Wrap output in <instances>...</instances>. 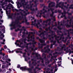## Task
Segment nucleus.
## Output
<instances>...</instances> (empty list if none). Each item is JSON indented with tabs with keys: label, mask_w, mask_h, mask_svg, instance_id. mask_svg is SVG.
I'll use <instances>...</instances> for the list:
<instances>
[{
	"label": "nucleus",
	"mask_w": 73,
	"mask_h": 73,
	"mask_svg": "<svg viewBox=\"0 0 73 73\" xmlns=\"http://www.w3.org/2000/svg\"><path fill=\"white\" fill-rule=\"evenodd\" d=\"M11 65V64L10 63H9V65Z\"/></svg>",
	"instance_id": "37998d69"
},
{
	"label": "nucleus",
	"mask_w": 73,
	"mask_h": 73,
	"mask_svg": "<svg viewBox=\"0 0 73 73\" xmlns=\"http://www.w3.org/2000/svg\"><path fill=\"white\" fill-rule=\"evenodd\" d=\"M50 4H50V3H49V5H48V7H49V8H50Z\"/></svg>",
	"instance_id": "cd10ccee"
},
{
	"label": "nucleus",
	"mask_w": 73,
	"mask_h": 73,
	"mask_svg": "<svg viewBox=\"0 0 73 73\" xmlns=\"http://www.w3.org/2000/svg\"><path fill=\"white\" fill-rule=\"evenodd\" d=\"M0 34H1V35H0V37L1 39H3V38L4 37V34H3V33H1V32L0 31Z\"/></svg>",
	"instance_id": "20e7f679"
},
{
	"label": "nucleus",
	"mask_w": 73,
	"mask_h": 73,
	"mask_svg": "<svg viewBox=\"0 0 73 73\" xmlns=\"http://www.w3.org/2000/svg\"><path fill=\"white\" fill-rule=\"evenodd\" d=\"M45 33V31H44V33H42L41 34V35H43L44 34V33Z\"/></svg>",
	"instance_id": "6ab92c4d"
},
{
	"label": "nucleus",
	"mask_w": 73,
	"mask_h": 73,
	"mask_svg": "<svg viewBox=\"0 0 73 73\" xmlns=\"http://www.w3.org/2000/svg\"><path fill=\"white\" fill-rule=\"evenodd\" d=\"M8 55H6L5 56L3 57V60H7V57H8Z\"/></svg>",
	"instance_id": "0eeeda50"
},
{
	"label": "nucleus",
	"mask_w": 73,
	"mask_h": 73,
	"mask_svg": "<svg viewBox=\"0 0 73 73\" xmlns=\"http://www.w3.org/2000/svg\"><path fill=\"white\" fill-rule=\"evenodd\" d=\"M57 69H56L55 70V71H54V73H55V72H56L57 71Z\"/></svg>",
	"instance_id": "412c9836"
},
{
	"label": "nucleus",
	"mask_w": 73,
	"mask_h": 73,
	"mask_svg": "<svg viewBox=\"0 0 73 73\" xmlns=\"http://www.w3.org/2000/svg\"><path fill=\"white\" fill-rule=\"evenodd\" d=\"M30 36V34H29V35H28V37L27 38H30V37H29V36Z\"/></svg>",
	"instance_id": "aec40b11"
},
{
	"label": "nucleus",
	"mask_w": 73,
	"mask_h": 73,
	"mask_svg": "<svg viewBox=\"0 0 73 73\" xmlns=\"http://www.w3.org/2000/svg\"><path fill=\"white\" fill-rule=\"evenodd\" d=\"M8 2V3H10V2L12 4H14V3L12 1H11V0H6L5 3H7Z\"/></svg>",
	"instance_id": "423d86ee"
},
{
	"label": "nucleus",
	"mask_w": 73,
	"mask_h": 73,
	"mask_svg": "<svg viewBox=\"0 0 73 73\" xmlns=\"http://www.w3.org/2000/svg\"><path fill=\"white\" fill-rule=\"evenodd\" d=\"M20 67V65H17V68H19Z\"/></svg>",
	"instance_id": "2eb2a0df"
},
{
	"label": "nucleus",
	"mask_w": 73,
	"mask_h": 73,
	"mask_svg": "<svg viewBox=\"0 0 73 73\" xmlns=\"http://www.w3.org/2000/svg\"><path fill=\"white\" fill-rule=\"evenodd\" d=\"M31 18H32V19H34V18L33 17H31Z\"/></svg>",
	"instance_id": "c03bdc74"
},
{
	"label": "nucleus",
	"mask_w": 73,
	"mask_h": 73,
	"mask_svg": "<svg viewBox=\"0 0 73 73\" xmlns=\"http://www.w3.org/2000/svg\"><path fill=\"white\" fill-rule=\"evenodd\" d=\"M17 24H16V23L15 22H12L11 24L10 25V27H13L14 29H15L16 28V25Z\"/></svg>",
	"instance_id": "f03ea898"
},
{
	"label": "nucleus",
	"mask_w": 73,
	"mask_h": 73,
	"mask_svg": "<svg viewBox=\"0 0 73 73\" xmlns=\"http://www.w3.org/2000/svg\"><path fill=\"white\" fill-rule=\"evenodd\" d=\"M16 42L15 43V45H17L18 46H19V44H17V42H20V41H19V40H17L16 41Z\"/></svg>",
	"instance_id": "1a4fd4ad"
},
{
	"label": "nucleus",
	"mask_w": 73,
	"mask_h": 73,
	"mask_svg": "<svg viewBox=\"0 0 73 73\" xmlns=\"http://www.w3.org/2000/svg\"><path fill=\"white\" fill-rule=\"evenodd\" d=\"M38 15H36V16H37V17H38Z\"/></svg>",
	"instance_id": "e2e57ef3"
},
{
	"label": "nucleus",
	"mask_w": 73,
	"mask_h": 73,
	"mask_svg": "<svg viewBox=\"0 0 73 73\" xmlns=\"http://www.w3.org/2000/svg\"><path fill=\"white\" fill-rule=\"evenodd\" d=\"M11 11L10 10H9V11H6V13L8 15V14H9V15L10 14V12H11Z\"/></svg>",
	"instance_id": "6e6552de"
},
{
	"label": "nucleus",
	"mask_w": 73,
	"mask_h": 73,
	"mask_svg": "<svg viewBox=\"0 0 73 73\" xmlns=\"http://www.w3.org/2000/svg\"><path fill=\"white\" fill-rule=\"evenodd\" d=\"M43 11H45V12H46V10H45V9H43V11H42V10H41L40 11L41 12H42Z\"/></svg>",
	"instance_id": "ddd939ff"
},
{
	"label": "nucleus",
	"mask_w": 73,
	"mask_h": 73,
	"mask_svg": "<svg viewBox=\"0 0 73 73\" xmlns=\"http://www.w3.org/2000/svg\"><path fill=\"white\" fill-rule=\"evenodd\" d=\"M2 49H1H1L0 50V52H2Z\"/></svg>",
	"instance_id": "ea45409f"
},
{
	"label": "nucleus",
	"mask_w": 73,
	"mask_h": 73,
	"mask_svg": "<svg viewBox=\"0 0 73 73\" xmlns=\"http://www.w3.org/2000/svg\"><path fill=\"white\" fill-rule=\"evenodd\" d=\"M1 43L2 44H5V43L4 42H1Z\"/></svg>",
	"instance_id": "a211bd4d"
},
{
	"label": "nucleus",
	"mask_w": 73,
	"mask_h": 73,
	"mask_svg": "<svg viewBox=\"0 0 73 73\" xmlns=\"http://www.w3.org/2000/svg\"><path fill=\"white\" fill-rule=\"evenodd\" d=\"M1 69H0V72H1Z\"/></svg>",
	"instance_id": "bf43d9fd"
},
{
	"label": "nucleus",
	"mask_w": 73,
	"mask_h": 73,
	"mask_svg": "<svg viewBox=\"0 0 73 73\" xmlns=\"http://www.w3.org/2000/svg\"><path fill=\"white\" fill-rule=\"evenodd\" d=\"M1 62H4V61H3V60H1Z\"/></svg>",
	"instance_id": "2f4dec72"
},
{
	"label": "nucleus",
	"mask_w": 73,
	"mask_h": 73,
	"mask_svg": "<svg viewBox=\"0 0 73 73\" xmlns=\"http://www.w3.org/2000/svg\"><path fill=\"white\" fill-rule=\"evenodd\" d=\"M8 61H11V59H8Z\"/></svg>",
	"instance_id": "b1692460"
},
{
	"label": "nucleus",
	"mask_w": 73,
	"mask_h": 73,
	"mask_svg": "<svg viewBox=\"0 0 73 73\" xmlns=\"http://www.w3.org/2000/svg\"><path fill=\"white\" fill-rule=\"evenodd\" d=\"M23 34H25V32H24L23 33Z\"/></svg>",
	"instance_id": "4d7b16f0"
},
{
	"label": "nucleus",
	"mask_w": 73,
	"mask_h": 73,
	"mask_svg": "<svg viewBox=\"0 0 73 73\" xmlns=\"http://www.w3.org/2000/svg\"><path fill=\"white\" fill-rule=\"evenodd\" d=\"M36 10H37V8H36Z\"/></svg>",
	"instance_id": "680f3d73"
},
{
	"label": "nucleus",
	"mask_w": 73,
	"mask_h": 73,
	"mask_svg": "<svg viewBox=\"0 0 73 73\" xmlns=\"http://www.w3.org/2000/svg\"><path fill=\"white\" fill-rule=\"evenodd\" d=\"M0 54H2V55L3 56H5V54H3V53H2V52H1Z\"/></svg>",
	"instance_id": "4468645a"
},
{
	"label": "nucleus",
	"mask_w": 73,
	"mask_h": 73,
	"mask_svg": "<svg viewBox=\"0 0 73 73\" xmlns=\"http://www.w3.org/2000/svg\"><path fill=\"white\" fill-rule=\"evenodd\" d=\"M57 65H55V68H57Z\"/></svg>",
	"instance_id": "7c9ffc66"
},
{
	"label": "nucleus",
	"mask_w": 73,
	"mask_h": 73,
	"mask_svg": "<svg viewBox=\"0 0 73 73\" xmlns=\"http://www.w3.org/2000/svg\"><path fill=\"white\" fill-rule=\"evenodd\" d=\"M0 22L1 23H3L4 21H3V20H0Z\"/></svg>",
	"instance_id": "f3484780"
},
{
	"label": "nucleus",
	"mask_w": 73,
	"mask_h": 73,
	"mask_svg": "<svg viewBox=\"0 0 73 73\" xmlns=\"http://www.w3.org/2000/svg\"><path fill=\"white\" fill-rule=\"evenodd\" d=\"M3 42H5V40L3 39Z\"/></svg>",
	"instance_id": "72a5a7b5"
},
{
	"label": "nucleus",
	"mask_w": 73,
	"mask_h": 73,
	"mask_svg": "<svg viewBox=\"0 0 73 73\" xmlns=\"http://www.w3.org/2000/svg\"><path fill=\"white\" fill-rule=\"evenodd\" d=\"M66 27H67V28H68V27H69V26L68 25H67Z\"/></svg>",
	"instance_id": "c85d7f7f"
},
{
	"label": "nucleus",
	"mask_w": 73,
	"mask_h": 73,
	"mask_svg": "<svg viewBox=\"0 0 73 73\" xmlns=\"http://www.w3.org/2000/svg\"><path fill=\"white\" fill-rule=\"evenodd\" d=\"M2 50H4V48H1Z\"/></svg>",
	"instance_id": "f704fd0d"
},
{
	"label": "nucleus",
	"mask_w": 73,
	"mask_h": 73,
	"mask_svg": "<svg viewBox=\"0 0 73 73\" xmlns=\"http://www.w3.org/2000/svg\"><path fill=\"white\" fill-rule=\"evenodd\" d=\"M14 52V51L12 50V51H11V53H13Z\"/></svg>",
	"instance_id": "a878e982"
},
{
	"label": "nucleus",
	"mask_w": 73,
	"mask_h": 73,
	"mask_svg": "<svg viewBox=\"0 0 73 73\" xmlns=\"http://www.w3.org/2000/svg\"><path fill=\"white\" fill-rule=\"evenodd\" d=\"M59 60H62V59L61 57H60L59 58Z\"/></svg>",
	"instance_id": "4be33fe9"
},
{
	"label": "nucleus",
	"mask_w": 73,
	"mask_h": 73,
	"mask_svg": "<svg viewBox=\"0 0 73 73\" xmlns=\"http://www.w3.org/2000/svg\"><path fill=\"white\" fill-rule=\"evenodd\" d=\"M0 11H2V9H0Z\"/></svg>",
	"instance_id": "864d4df0"
},
{
	"label": "nucleus",
	"mask_w": 73,
	"mask_h": 73,
	"mask_svg": "<svg viewBox=\"0 0 73 73\" xmlns=\"http://www.w3.org/2000/svg\"><path fill=\"white\" fill-rule=\"evenodd\" d=\"M9 53H11V51L10 50L9 51Z\"/></svg>",
	"instance_id": "58836bf2"
},
{
	"label": "nucleus",
	"mask_w": 73,
	"mask_h": 73,
	"mask_svg": "<svg viewBox=\"0 0 73 73\" xmlns=\"http://www.w3.org/2000/svg\"><path fill=\"white\" fill-rule=\"evenodd\" d=\"M38 14H40V15H41L42 13H39Z\"/></svg>",
	"instance_id": "3c124183"
},
{
	"label": "nucleus",
	"mask_w": 73,
	"mask_h": 73,
	"mask_svg": "<svg viewBox=\"0 0 73 73\" xmlns=\"http://www.w3.org/2000/svg\"><path fill=\"white\" fill-rule=\"evenodd\" d=\"M17 50H21V49H20V48H17Z\"/></svg>",
	"instance_id": "4c0bfd02"
},
{
	"label": "nucleus",
	"mask_w": 73,
	"mask_h": 73,
	"mask_svg": "<svg viewBox=\"0 0 73 73\" xmlns=\"http://www.w3.org/2000/svg\"><path fill=\"white\" fill-rule=\"evenodd\" d=\"M4 7H5L4 6H2V8H4Z\"/></svg>",
	"instance_id": "79ce46f5"
},
{
	"label": "nucleus",
	"mask_w": 73,
	"mask_h": 73,
	"mask_svg": "<svg viewBox=\"0 0 73 73\" xmlns=\"http://www.w3.org/2000/svg\"><path fill=\"white\" fill-rule=\"evenodd\" d=\"M40 30H42V29H41V28H40Z\"/></svg>",
	"instance_id": "69168bd1"
},
{
	"label": "nucleus",
	"mask_w": 73,
	"mask_h": 73,
	"mask_svg": "<svg viewBox=\"0 0 73 73\" xmlns=\"http://www.w3.org/2000/svg\"><path fill=\"white\" fill-rule=\"evenodd\" d=\"M5 4V3H4L3 4V5H4Z\"/></svg>",
	"instance_id": "49530a36"
},
{
	"label": "nucleus",
	"mask_w": 73,
	"mask_h": 73,
	"mask_svg": "<svg viewBox=\"0 0 73 73\" xmlns=\"http://www.w3.org/2000/svg\"><path fill=\"white\" fill-rule=\"evenodd\" d=\"M49 45H48V46H47V47H49Z\"/></svg>",
	"instance_id": "13d9d810"
},
{
	"label": "nucleus",
	"mask_w": 73,
	"mask_h": 73,
	"mask_svg": "<svg viewBox=\"0 0 73 73\" xmlns=\"http://www.w3.org/2000/svg\"><path fill=\"white\" fill-rule=\"evenodd\" d=\"M71 56H72V57H73V55H72Z\"/></svg>",
	"instance_id": "774afa93"
},
{
	"label": "nucleus",
	"mask_w": 73,
	"mask_h": 73,
	"mask_svg": "<svg viewBox=\"0 0 73 73\" xmlns=\"http://www.w3.org/2000/svg\"><path fill=\"white\" fill-rule=\"evenodd\" d=\"M31 38H32V36H31Z\"/></svg>",
	"instance_id": "052dcab7"
},
{
	"label": "nucleus",
	"mask_w": 73,
	"mask_h": 73,
	"mask_svg": "<svg viewBox=\"0 0 73 73\" xmlns=\"http://www.w3.org/2000/svg\"><path fill=\"white\" fill-rule=\"evenodd\" d=\"M1 19H2V17L1 16H0Z\"/></svg>",
	"instance_id": "5fc2aeb1"
},
{
	"label": "nucleus",
	"mask_w": 73,
	"mask_h": 73,
	"mask_svg": "<svg viewBox=\"0 0 73 73\" xmlns=\"http://www.w3.org/2000/svg\"><path fill=\"white\" fill-rule=\"evenodd\" d=\"M52 46H53V45H52V44H51L50 48H52Z\"/></svg>",
	"instance_id": "473e14b6"
},
{
	"label": "nucleus",
	"mask_w": 73,
	"mask_h": 73,
	"mask_svg": "<svg viewBox=\"0 0 73 73\" xmlns=\"http://www.w3.org/2000/svg\"><path fill=\"white\" fill-rule=\"evenodd\" d=\"M72 64H73V60H72Z\"/></svg>",
	"instance_id": "a19ab883"
},
{
	"label": "nucleus",
	"mask_w": 73,
	"mask_h": 73,
	"mask_svg": "<svg viewBox=\"0 0 73 73\" xmlns=\"http://www.w3.org/2000/svg\"><path fill=\"white\" fill-rule=\"evenodd\" d=\"M36 20H35L34 22H32V23L33 25H34L35 26H36L37 27V28H38L39 26V27H41V25H40V23H38V24H36Z\"/></svg>",
	"instance_id": "f257e3e1"
},
{
	"label": "nucleus",
	"mask_w": 73,
	"mask_h": 73,
	"mask_svg": "<svg viewBox=\"0 0 73 73\" xmlns=\"http://www.w3.org/2000/svg\"><path fill=\"white\" fill-rule=\"evenodd\" d=\"M39 40L40 41V42H41L42 43V42H43L42 41V40L41 39H40Z\"/></svg>",
	"instance_id": "dca6fc26"
},
{
	"label": "nucleus",
	"mask_w": 73,
	"mask_h": 73,
	"mask_svg": "<svg viewBox=\"0 0 73 73\" xmlns=\"http://www.w3.org/2000/svg\"><path fill=\"white\" fill-rule=\"evenodd\" d=\"M50 21V19H49L47 20L46 21H44V23H47L48 22H49Z\"/></svg>",
	"instance_id": "9d476101"
},
{
	"label": "nucleus",
	"mask_w": 73,
	"mask_h": 73,
	"mask_svg": "<svg viewBox=\"0 0 73 73\" xmlns=\"http://www.w3.org/2000/svg\"><path fill=\"white\" fill-rule=\"evenodd\" d=\"M50 70V69H49V68H48V71L49 70Z\"/></svg>",
	"instance_id": "603ef678"
},
{
	"label": "nucleus",
	"mask_w": 73,
	"mask_h": 73,
	"mask_svg": "<svg viewBox=\"0 0 73 73\" xmlns=\"http://www.w3.org/2000/svg\"><path fill=\"white\" fill-rule=\"evenodd\" d=\"M2 68L3 69H4V66H3L2 67Z\"/></svg>",
	"instance_id": "bb28decb"
},
{
	"label": "nucleus",
	"mask_w": 73,
	"mask_h": 73,
	"mask_svg": "<svg viewBox=\"0 0 73 73\" xmlns=\"http://www.w3.org/2000/svg\"><path fill=\"white\" fill-rule=\"evenodd\" d=\"M12 11H13V12H14V11H17V12H18V11H19L18 10H17L16 9H12Z\"/></svg>",
	"instance_id": "9b49d317"
},
{
	"label": "nucleus",
	"mask_w": 73,
	"mask_h": 73,
	"mask_svg": "<svg viewBox=\"0 0 73 73\" xmlns=\"http://www.w3.org/2000/svg\"><path fill=\"white\" fill-rule=\"evenodd\" d=\"M1 13H3V11H1Z\"/></svg>",
	"instance_id": "de8ad7c7"
},
{
	"label": "nucleus",
	"mask_w": 73,
	"mask_h": 73,
	"mask_svg": "<svg viewBox=\"0 0 73 73\" xmlns=\"http://www.w3.org/2000/svg\"><path fill=\"white\" fill-rule=\"evenodd\" d=\"M7 47L6 46H4V48L5 49H6V48H7Z\"/></svg>",
	"instance_id": "5701e85b"
},
{
	"label": "nucleus",
	"mask_w": 73,
	"mask_h": 73,
	"mask_svg": "<svg viewBox=\"0 0 73 73\" xmlns=\"http://www.w3.org/2000/svg\"><path fill=\"white\" fill-rule=\"evenodd\" d=\"M12 39L13 40H14L15 39V38H12Z\"/></svg>",
	"instance_id": "c9c22d12"
},
{
	"label": "nucleus",
	"mask_w": 73,
	"mask_h": 73,
	"mask_svg": "<svg viewBox=\"0 0 73 73\" xmlns=\"http://www.w3.org/2000/svg\"><path fill=\"white\" fill-rule=\"evenodd\" d=\"M43 73H45V72L44 71V72H43Z\"/></svg>",
	"instance_id": "0e129e2a"
},
{
	"label": "nucleus",
	"mask_w": 73,
	"mask_h": 73,
	"mask_svg": "<svg viewBox=\"0 0 73 73\" xmlns=\"http://www.w3.org/2000/svg\"><path fill=\"white\" fill-rule=\"evenodd\" d=\"M11 7L12 8H13V7L12 6V5L11 4V3H9L7 6V7H6V9H11Z\"/></svg>",
	"instance_id": "7ed1b4c3"
},
{
	"label": "nucleus",
	"mask_w": 73,
	"mask_h": 73,
	"mask_svg": "<svg viewBox=\"0 0 73 73\" xmlns=\"http://www.w3.org/2000/svg\"><path fill=\"white\" fill-rule=\"evenodd\" d=\"M16 53H18L19 51H16Z\"/></svg>",
	"instance_id": "a18cd8bd"
},
{
	"label": "nucleus",
	"mask_w": 73,
	"mask_h": 73,
	"mask_svg": "<svg viewBox=\"0 0 73 73\" xmlns=\"http://www.w3.org/2000/svg\"><path fill=\"white\" fill-rule=\"evenodd\" d=\"M46 45V44H45V43H44V44H42V45L43 46V45Z\"/></svg>",
	"instance_id": "c756f323"
},
{
	"label": "nucleus",
	"mask_w": 73,
	"mask_h": 73,
	"mask_svg": "<svg viewBox=\"0 0 73 73\" xmlns=\"http://www.w3.org/2000/svg\"><path fill=\"white\" fill-rule=\"evenodd\" d=\"M9 71H10V72L12 71V70H11V68H9Z\"/></svg>",
	"instance_id": "393cba45"
},
{
	"label": "nucleus",
	"mask_w": 73,
	"mask_h": 73,
	"mask_svg": "<svg viewBox=\"0 0 73 73\" xmlns=\"http://www.w3.org/2000/svg\"><path fill=\"white\" fill-rule=\"evenodd\" d=\"M2 23H0V25H2Z\"/></svg>",
	"instance_id": "6e6d98bb"
},
{
	"label": "nucleus",
	"mask_w": 73,
	"mask_h": 73,
	"mask_svg": "<svg viewBox=\"0 0 73 73\" xmlns=\"http://www.w3.org/2000/svg\"><path fill=\"white\" fill-rule=\"evenodd\" d=\"M63 46H64H64H65V44H64Z\"/></svg>",
	"instance_id": "338daca9"
},
{
	"label": "nucleus",
	"mask_w": 73,
	"mask_h": 73,
	"mask_svg": "<svg viewBox=\"0 0 73 73\" xmlns=\"http://www.w3.org/2000/svg\"><path fill=\"white\" fill-rule=\"evenodd\" d=\"M6 64V62L3 63V64Z\"/></svg>",
	"instance_id": "e433bc0d"
},
{
	"label": "nucleus",
	"mask_w": 73,
	"mask_h": 73,
	"mask_svg": "<svg viewBox=\"0 0 73 73\" xmlns=\"http://www.w3.org/2000/svg\"><path fill=\"white\" fill-rule=\"evenodd\" d=\"M3 28V29H2V31H3V33H5V27L4 26H0V28Z\"/></svg>",
	"instance_id": "39448f33"
},
{
	"label": "nucleus",
	"mask_w": 73,
	"mask_h": 73,
	"mask_svg": "<svg viewBox=\"0 0 73 73\" xmlns=\"http://www.w3.org/2000/svg\"><path fill=\"white\" fill-rule=\"evenodd\" d=\"M40 22H41L42 21V20H40Z\"/></svg>",
	"instance_id": "09e8293b"
},
{
	"label": "nucleus",
	"mask_w": 73,
	"mask_h": 73,
	"mask_svg": "<svg viewBox=\"0 0 73 73\" xmlns=\"http://www.w3.org/2000/svg\"><path fill=\"white\" fill-rule=\"evenodd\" d=\"M39 33H40V32H41V31H39Z\"/></svg>",
	"instance_id": "8fccbe9b"
},
{
	"label": "nucleus",
	"mask_w": 73,
	"mask_h": 73,
	"mask_svg": "<svg viewBox=\"0 0 73 73\" xmlns=\"http://www.w3.org/2000/svg\"><path fill=\"white\" fill-rule=\"evenodd\" d=\"M61 64V61L58 62V65L59 66H60V65Z\"/></svg>",
	"instance_id": "f8f14e48"
}]
</instances>
